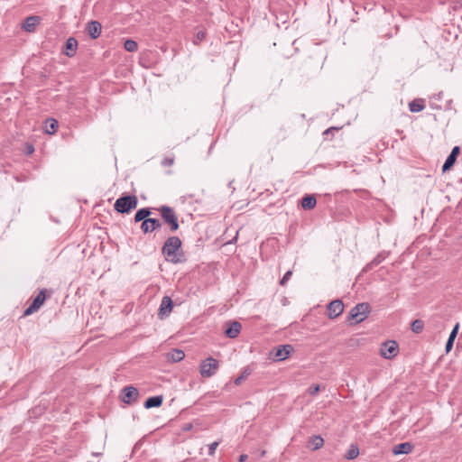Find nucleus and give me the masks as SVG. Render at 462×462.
<instances>
[{
    "mask_svg": "<svg viewBox=\"0 0 462 462\" xmlns=\"http://www.w3.org/2000/svg\"><path fill=\"white\" fill-rule=\"evenodd\" d=\"M181 247L182 242L180 237L172 236L165 240L162 247V254L167 262L175 264L183 263L185 257Z\"/></svg>",
    "mask_w": 462,
    "mask_h": 462,
    "instance_id": "nucleus-1",
    "label": "nucleus"
},
{
    "mask_svg": "<svg viewBox=\"0 0 462 462\" xmlns=\"http://www.w3.org/2000/svg\"><path fill=\"white\" fill-rule=\"evenodd\" d=\"M371 311V307L366 302L356 304L351 309L347 315V321L351 325H356L364 321Z\"/></svg>",
    "mask_w": 462,
    "mask_h": 462,
    "instance_id": "nucleus-2",
    "label": "nucleus"
},
{
    "mask_svg": "<svg viewBox=\"0 0 462 462\" xmlns=\"http://www.w3.org/2000/svg\"><path fill=\"white\" fill-rule=\"evenodd\" d=\"M137 205V197L135 195L127 194L121 196L116 200L114 208L118 213L129 214L133 209L136 208Z\"/></svg>",
    "mask_w": 462,
    "mask_h": 462,
    "instance_id": "nucleus-3",
    "label": "nucleus"
},
{
    "mask_svg": "<svg viewBox=\"0 0 462 462\" xmlns=\"http://www.w3.org/2000/svg\"><path fill=\"white\" fill-rule=\"evenodd\" d=\"M162 218L165 224H167L171 232H175L179 229V220L177 214L174 209L169 206L163 205L159 208Z\"/></svg>",
    "mask_w": 462,
    "mask_h": 462,
    "instance_id": "nucleus-4",
    "label": "nucleus"
},
{
    "mask_svg": "<svg viewBox=\"0 0 462 462\" xmlns=\"http://www.w3.org/2000/svg\"><path fill=\"white\" fill-rule=\"evenodd\" d=\"M219 367V363L217 359L213 357H208L203 360L200 364L199 373L202 377H211L213 376Z\"/></svg>",
    "mask_w": 462,
    "mask_h": 462,
    "instance_id": "nucleus-5",
    "label": "nucleus"
},
{
    "mask_svg": "<svg viewBox=\"0 0 462 462\" xmlns=\"http://www.w3.org/2000/svg\"><path fill=\"white\" fill-rule=\"evenodd\" d=\"M293 351V347L291 345H280L276 347H273L270 353L269 357L273 361H283L287 359L291 353Z\"/></svg>",
    "mask_w": 462,
    "mask_h": 462,
    "instance_id": "nucleus-6",
    "label": "nucleus"
},
{
    "mask_svg": "<svg viewBox=\"0 0 462 462\" xmlns=\"http://www.w3.org/2000/svg\"><path fill=\"white\" fill-rule=\"evenodd\" d=\"M138 390L132 385L124 387L120 395L121 401L128 405L135 403L138 401Z\"/></svg>",
    "mask_w": 462,
    "mask_h": 462,
    "instance_id": "nucleus-7",
    "label": "nucleus"
},
{
    "mask_svg": "<svg viewBox=\"0 0 462 462\" xmlns=\"http://www.w3.org/2000/svg\"><path fill=\"white\" fill-rule=\"evenodd\" d=\"M45 300H46V290L42 289L40 291L38 295L32 300L30 306L27 309H25V310L23 312V316H29V315H32V313L36 312L42 307V305L44 303Z\"/></svg>",
    "mask_w": 462,
    "mask_h": 462,
    "instance_id": "nucleus-8",
    "label": "nucleus"
},
{
    "mask_svg": "<svg viewBox=\"0 0 462 462\" xmlns=\"http://www.w3.org/2000/svg\"><path fill=\"white\" fill-rule=\"evenodd\" d=\"M398 344L396 343V341L393 340L384 342L380 349L382 356L386 359H391L394 357L398 354Z\"/></svg>",
    "mask_w": 462,
    "mask_h": 462,
    "instance_id": "nucleus-9",
    "label": "nucleus"
},
{
    "mask_svg": "<svg viewBox=\"0 0 462 462\" xmlns=\"http://www.w3.org/2000/svg\"><path fill=\"white\" fill-rule=\"evenodd\" d=\"M344 310V304L341 300H334L327 307V315L333 319L337 318Z\"/></svg>",
    "mask_w": 462,
    "mask_h": 462,
    "instance_id": "nucleus-10",
    "label": "nucleus"
},
{
    "mask_svg": "<svg viewBox=\"0 0 462 462\" xmlns=\"http://www.w3.org/2000/svg\"><path fill=\"white\" fill-rule=\"evenodd\" d=\"M173 309V301L169 296H164L159 308L158 317L161 319L167 318Z\"/></svg>",
    "mask_w": 462,
    "mask_h": 462,
    "instance_id": "nucleus-11",
    "label": "nucleus"
},
{
    "mask_svg": "<svg viewBox=\"0 0 462 462\" xmlns=\"http://www.w3.org/2000/svg\"><path fill=\"white\" fill-rule=\"evenodd\" d=\"M85 31L91 39H97L102 32V24L98 21H90L87 23Z\"/></svg>",
    "mask_w": 462,
    "mask_h": 462,
    "instance_id": "nucleus-12",
    "label": "nucleus"
},
{
    "mask_svg": "<svg viewBox=\"0 0 462 462\" xmlns=\"http://www.w3.org/2000/svg\"><path fill=\"white\" fill-rule=\"evenodd\" d=\"M162 227V223L158 218L144 219L141 224V230L143 234L152 233Z\"/></svg>",
    "mask_w": 462,
    "mask_h": 462,
    "instance_id": "nucleus-13",
    "label": "nucleus"
},
{
    "mask_svg": "<svg viewBox=\"0 0 462 462\" xmlns=\"http://www.w3.org/2000/svg\"><path fill=\"white\" fill-rule=\"evenodd\" d=\"M225 335L229 338H236L242 328L241 324L238 321H228L225 324Z\"/></svg>",
    "mask_w": 462,
    "mask_h": 462,
    "instance_id": "nucleus-14",
    "label": "nucleus"
},
{
    "mask_svg": "<svg viewBox=\"0 0 462 462\" xmlns=\"http://www.w3.org/2000/svg\"><path fill=\"white\" fill-rule=\"evenodd\" d=\"M78 41L74 37H69L62 48V53L67 57H73L77 53Z\"/></svg>",
    "mask_w": 462,
    "mask_h": 462,
    "instance_id": "nucleus-15",
    "label": "nucleus"
},
{
    "mask_svg": "<svg viewBox=\"0 0 462 462\" xmlns=\"http://www.w3.org/2000/svg\"><path fill=\"white\" fill-rule=\"evenodd\" d=\"M460 152V148L458 146H455L448 158L446 159L444 164L442 165V171L446 172L449 171L455 164L457 161V157L458 156Z\"/></svg>",
    "mask_w": 462,
    "mask_h": 462,
    "instance_id": "nucleus-16",
    "label": "nucleus"
},
{
    "mask_svg": "<svg viewBox=\"0 0 462 462\" xmlns=\"http://www.w3.org/2000/svg\"><path fill=\"white\" fill-rule=\"evenodd\" d=\"M41 23V17L37 15H32L25 18L23 23L22 28L28 32H33L36 26Z\"/></svg>",
    "mask_w": 462,
    "mask_h": 462,
    "instance_id": "nucleus-17",
    "label": "nucleus"
},
{
    "mask_svg": "<svg viewBox=\"0 0 462 462\" xmlns=\"http://www.w3.org/2000/svg\"><path fill=\"white\" fill-rule=\"evenodd\" d=\"M414 446L411 442H403L395 445L393 448V454L395 456L398 455H408L412 452Z\"/></svg>",
    "mask_w": 462,
    "mask_h": 462,
    "instance_id": "nucleus-18",
    "label": "nucleus"
},
{
    "mask_svg": "<svg viewBox=\"0 0 462 462\" xmlns=\"http://www.w3.org/2000/svg\"><path fill=\"white\" fill-rule=\"evenodd\" d=\"M163 402V396L162 395H156L152 396L146 399V401L143 403V406L145 409H151V408H158L162 406Z\"/></svg>",
    "mask_w": 462,
    "mask_h": 462,
    "instance_id": "nucleus-19",
    "label": "nucleus"
},
{
    "mask_svg": "<svg viewBox=\"0 0 462 462\" xmlns=\"http://www.w3.org/2000/svg\"><path fill=\"white\" fill-rule=\"evenodd\" d=\"M59 127V123L54 118H48L46 119L44 123V132L49 134H53L57 132V129Z\"/></svg>",
    "mask_w": 462,
    "mask_h": 462,
    "instance_id": "nucleus-20",
    "label": "nucleus"
},
{
    "mask_svg": "<svg viewBox=\"0 0 462 462\" xmlns=\"http://www.w3.org/2000/svg\"><path fill=\"white\" fill-rule=\"evenodd\" d=\"M152 214L150 208H143L136 211L134 221L138 223L140 221H144V219H150V215Z\"/></svg>",
    "mask_w": 462,
    "mask_h": 462,
    "instance_id": "nucleus-21",
    "label": "nucleus"
},
{
    "mask_svg": "<svg viewBox=\"0 0 462 462\" xmlns=\"http://www.w3.org/2000/svg\"><path fill=\"white\" fill-rule=\"evenodd\" d=\"M317 204L316 198L313 195H306L301 199V207L304 209H312Z\"/></svg>",
    "mask_w": 462,
    "mask_h": 462,
    "instance_id": "nucleus-22",
    "label": "nucleus"
},
{
    "mask_svg": "<svg viewBox=\"0 0 462 462\" xmlns=\"http://www.w3.org/2000/svg\"><path fill=\"white\" fill-rule=\"evenodd\" d=\"M324 444V439L319 435H314L310 439L309 448L312 450L320 448Z\"/></svg>",
    "mask_w": 462,
    "mask_h": 462,
    "instance_id": "nucleus-23",
    "label": "nucleus"
},
{
    "mask_svg": "<svg viewBox=\"0 0 462 462\" xmlns=\"http://www.w3.org/2000/svg\"><path fill=\"white\" fill-rule=\"evenodd\" d=\"M425 108L424 101L422 99H414L409 103V109L412 113H418Z\"/></svg>",
    "mask_w": 462,
    "mask_h": 462,
    "instance_id": "nucleus-24",
    "label": "nucleus"
},
{
    "mask_svg": "<svg viewBox=\"0 0 462 462\" xmlns=\"http://www.w3.org/2000/svg\"><path fill=\"white\" fill-rule=\"evenodd\" d=\"M185 357V354L180 349H172L170 353H168V358L172 362H180Z\"/></svg>",
    "mask_w": 462,
    "mask_h": 462,
    "instance_id": "nucleus-25",
    "label": "nucleus"
},
{
    "mask_svg": "<svg viewBox=\"0 0 462 462\" xmlns=\"http://www.w3.org/2000/svg\"><path fill=\"white\" fill-rule=\"evenodd\" d=\"M359 455V448L356 445L351 444L348 450L346 451L345 457L346 459H354Z\"/></svg>",
    "mask_w": 462,
    "mask_h": 462,
    "instance_id": "nucleus-26",
    "label": "nucleus"
},
{
    "mask_svg": "<svg viewBox=\"0 0 462 462\" xmlns=\"http://www.w3.org/2000/svg\"><path fill=\"white\" fill-rule=\"evenodd\" d=\"M424 322L421 319H415L411 322V328L414 333H420L423 330Z\"/></svg>",
    "mask_w": 462,
    "mask_h": 462,
    "instance_id": "nucleus-27",
    "label": "nucleus"
},
{
    "mask_svg": "<svg viewBox=\"0 0 462 462\" xmlns=\"http://www.w3.org/2000/svg\"><path fill=\"white\" fill-rule=\"evenodd\" d=\"M125 49L129 52H134L138 49V44L134 40H126L124 43Z\"/></svg>",
    "mask_w": 462,
    "mask_h": 462,
    "instance_id": "nucleus-28",
    "label": "nucleus"
},
{
    "mask_svg": "<svg viewBox=\"0 0 462 462\" xmlns=\"http://www.w3.org/2000/svg\"><path fill=\"white\" fill-rule=\"evenodd\" d=\"M250 374H251V370H250L248 367L245 368V369L243 370V372L241 373V374H240L237 378H236V380H235V384H236V385H239V384H241V383H242V382H243L244 380H245V379L248 377V375H249Z\"/></svg>",
    "mask_w": 462,
    "mask_h": 462,
    "instance_id": "nucleus-29",
    "label": "nucleus"
},
{
    "mask_svg": "<svg viewBox=\"0 0 462 462\" xmlns=\"http://www.w3.org/2000/svg\"><path fill=\"white\" fill-rule=\"evenodd\" d=\"M174 161H175V158H174V156H173V155H172V156H168V157H165V158L162 161L161 164H162V166H163V167H170V166H172V165H173Z\"/></svg>",
    "mask_w": 462,
    "mask_h": 462,
    "instance_id": "nucleus-30",
    "label": "nucleus"
},
{
    "mask_svg": "<svg viewBox=\"0 0 462 462\" xmlns=\"http://www.w3.org/2000/svg\"><path fill=\"white\" fill-rule=\"evenodd\" d=\"M291 275H292V271L291 270L287 271L284 273L283 277L281 279L280 284L282 286H285L287 282L291 279Z\"/></svg>",
    "mask_w": 462,
    "mask_h": 462,
    "instance_id": "nucleus-31",
    "label": "nucleus"
},
{
    "mask_svg": "<svg viewBox=\"0 0 462 462\" xmlns=\"http://www.w3.org/2000/svg\"><path fill=\"white\" fill-rule=\"evenodd\" d=\"M206 38V32L204 31H199L196 34V40L194 41L195 44H199L200 42L205 40Z\"/></svg>",
    "mask_w": 462,
    "mask_h": 462,
    "instance_id": "nucleus-32",
    "label": "nucleus"
},
{
    "mask_svg": "<svg viewBox=\"0 0 462 462\" xmlns=\"http://www.w3.org/2000/svg\"><path fill=\"white\" fill-rule=\"evenodd\" d=\"M458 330H459V323H457L454 326L453 329L451 330L448 338H451L452 340H455L457 336Z\"/></svg>",
    "mask_w": 462,
    "mask_h": 462,
    "instance_id": "nucleus-33",
    "label": "nucleus"
},
{
    "mask_svg": "<svg viewBox=\"0 0 462 462\" xmlns=\"http://www.w3.org/2000/svg\"><path fill=\"white\" fill-rule=\"evenodd\" d=\"M320 391L319 384H313L309 388V393L312 396L316 395Z\"/></svg>",
    "mask_w": 462,
    "mask_h": 462,
    "instance_id": "nucleus-34",
    "label": "nucleus"
},
{
    "mask_svg": "<svg viewBox=\"0 0 462 462\" xmlns=\"http://www.w3.org/2000/svg\"><path fill=\"white\" fill-rule=\"evenodd\" d=\"M219 443L217 441H215L211 443L208 447V455L213 456L217 448L218 447Z\"/></svg>",
    "mask_w": 462,
    "mask_h": 462,
    "instance_id": "nucleus-35",
    "label": "nucleus"
},
{
    "mask_svg": "<svg viewBox=\"0 0 462 462\" xmlns=\"http://www.w3.org/2000/svg\"><path fill=\"white\" fill-rule=\"evenodd\" d=\"M454 341L455 340H452L451 338H448V341H447L446 346H445V350L447 353H448L452 349Z\"/></svg>",
    "mask_w": 462,
    "mask_h": 462,
    "instance_id": "nucleus-36",
    "label": "nucleus"
},
{
    "mask_svg": "<svg viewBox=\"0 0 462 462\" xmlns=\"http://www.w3.org/2000/svg\"><path fill=\"white\" fill-rule=\"evenodd\" d=\"M383 260V257H382L381 254H378L376 257L374 258L370 264L378 265L379 263H382Z\"/></svg>",
    "mask_w": 462,
    "mask_h": 462,
    "instance_id": "nucleus-37",
    "label": "nucleus"
},
{
    "mask_svg": "<svg viewBox=\"0 0 462 462\" xmlns=\"http://www.w3.org/2000/svg\"><path fill=\"white\" fill-rule=\"evenodd\" d=\"M337 130H338V128H337V127H330V128H328L327 130H325L323 134L325 136L331 135V134H333V133L335 131H337Z\"/></svg>",
    "mask_w": 462,
    "mask_h": 462,
    "instance_id": "nucleus-38",
    "label": "nucleus"
},
{
    "mask_svg": "<svg viewBox=\"0 0 462 462\" xmlns=\"http://www.w3.org/2000/svg\"><path fill=\"white\" fill-rule=\"evenodd\" d=\"M33 152H34V147H33L32 144H29V145L27 146V153H28V154H31V153H32Z\"/></svg>",
    "mask_w": 462,
    "mask_h": 462,
    "instance_id": "nucleus-39",
    "label": "nucleus"
},
{
    "mask_svg": "<svg viewBox=\"0 0 462 462\" xmlns=\"http://www.w3.org/2000/svg\"><path fill=\"white\" fill-rule=\"evenodd\" d=\"M247 458V455H241L239 458V462H244Z\"/></svg>",
    "mask_w": 462,
    "mask_h": 462,
    "instance_id": "nucleus-40",
    "label": "nucleus"
}]
</instances>
